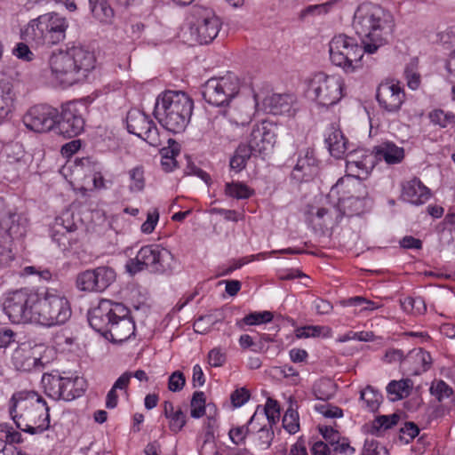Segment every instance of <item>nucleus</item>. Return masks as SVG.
Instances as JSON below:
<instances>
[{"instance_id":"nucleus-1","label":"nucleus","mask_w":455,"mask_h":455,"mask_svg":"<svg viewBox=\"0 0 455 455\" xmlns=\"http://www.w3.org/2000/svg\"><path fill=\"white\" fill-rule=\"evenodd\" d=\"M88 322L92 329L114 343H122L135 334L130 309L108 299H101L89 311Z\"/></svg>"},{"instance_id":"nucleus-2","label":"nucleus","mask_w":455,"mask_h":455,"mask_svg":"<svg viewBox=\"0 0 455 455\" xmlns=\"http://www.w3.org/2000/svg\"><path fill=\"white\" fill-rule=\"evenodd\" d=\"M93 52L83 45H72L52 52L48 67L52 77L64 86H70L86 77L94 69Z\"/></svg>"},{"instance_id":"nucleus-3","label":"nucleus","mask_w":455,"mask_h":455,"mask_svg":"<svg viewBox=\"0 0 455 455\" xmlns=\"http://www.w3.org/2000/svg\"><path fill=\"white\" fill-rule=\"evenodd\" d=\"M353 26L363 37L366 53H375L387 44V37L392 32V15L379 5L365 3L359 5L355 12Z\"/></svg>"},{"instance_id":"nucleus-4","label":"nucleus","mask_w":455,"mask_h":455,"mask_svg":"<svg viewBox=\"0 0 455 455\" xmlns=\"http://www.w3.org/2000/svg\"><path fill=\"white\" fill-rule=\"evenodd\" d=\"M49 411L45 400L35 391L16 392L9 402V413L17 427L31 435L49 428Z\"/></svg>"},{"instance_id":"nucleus-5","label":"nucleus","mask_w":455,"mask_h":455,"mask_svg":"<svg viewBox=\"0 0 455 455\" xmlns=\"http://www.w3.org/2000/svg\"><path fill=\"white\" fill-rule=\"evenodd\" d=\"M193 108V100L187 93L166 91L157 97L154 114L164 128L180 133L189 124Z\"/></svg>"},{"instance_id":"nucleus-6","label":"nucleus","mask_w":455,"mask_h":455,"mask_svg":"<svg viewBox=\"0 0 455 455\" xmlns=\"http://www.w3.org/2000/svg\"><path fill=\"white\" fill-rule=\"evenodd\" d=\"M68 27L64 16L47 12L31 20L22 31V37L36 46H52L66 39Z\"/></svg>"},{"instance_id":"nucleus-7","label":"nucleus","mask_w":455,"mask_h":455,"mask_svg":"<svg viewBox=\"0 0 455 455\" xmlns=\"http://www.w3.org/2000/svg\"><path fill=\"white\" fill-rule=\"evenodd\" d=\"M173 261V255L166 248L159 244H148L142 246L136 256L126 262L125 267L131 275L144 270L163 275L172 270Z\"/></svg>"},{"instance_id":"nucleus-8","label":"nucleus","mask_w":455,"mask_h":455,"mask_svg":"<svg viewBox=\"0 0 455 455\" xmlns=\"http://www.w3.org/2000/svg\"><path fill=\"white\" fill-rule=\"evenodd\" d=\"M71 316L68 300L56 291L37 292L34 308V322L44 326L65 323Z\"/></svg>"},{"instance_id":"nucleus-9","label":"nucleus","mask_w":455,"mask_h":455,"mask_svg":"<svg viewBox=\"0 0 455 455\" xmlns=\"http://www.w3.org/2000/svg\"><path fill=\"white\" fill-rule=\"evenodd\" d=\"M329 52L333 65L347 73H352L362 66L361 60L366 52L364 44L360 45L356 38L339 34L331 40Z\"/></svg>"},{"instance_id":"nucleus-10","label":"nucleus","mask_w":455,"mask_h":455,"mask_svg":"<svg viewBox=\"0 0 455 455\" xmlns=\"http://www.w3.org/2000/svg\"><path fill=\"white\" fill-rule=\"evenodd\" d=\"M240 91V80L235 74L228 72L220 77L207 80L202 91L204 100L215 107L228 106Z\"/></svg>"},{"instance_id":"nucleus-11","label":"nucleus","mask_w":455,"mask_h":455,"mask_svg":"<svg viewBox=\"0 0 455 455\" xmlns=\"http://www.w3.org/2000/svg\"><path fill=\"white\" fill-rule=\"evenodd\" d=\"M344 83L335 76L324 73L315 74L308 84V92L312 99L322 107L329 108L337 104L343 97Z\"/></svg>"},{"instance_id":"nucleus-12","label":"nucleus","mask_w":455,"mask_h":455,"mask_svg":"<svg viewBox=\"0 0 455 455\" xmlns=\"http://www.w3.org/2000/svg\"><path fill=\"white\" fill-rule=\"evenodd\" d=\"M36 299L37 292L28 289L17 290L6 298L4 311L13 323L34 322Z\"/></svg>"},{"instance_id":"nucleus-13","label":"nucleus","mask_w":455,"mask_h":455,"mask_svg":"<svg viewBox=\"0 0 455 455\" xmlns=\"http://www.w3.org/2000/svg\"><path fill=\"white\" fill-rule=\"evenodd\" d=\"M60 112L48 104H37L28 108L23 116L22 122L30 131L44 133L56 127Z\"/></svg>"},{"instance_id":"nucleus-14","label":"nucleus","mask_w":455,"mask_h":455,"mask_svg":"<svg viewBox=\"0 0 455 455\" xmlns=\"http://www.w3.org/2000/svg\"><path fill=\"white\" fill-rule=\"evenodd\" d=\"M116 280V272L106 266L87 269L76 275V287L85 292H102Z\"/></svg>"},{"instance_id":"nucleus-15","label":"nucleus","mask_w":455,"mask_h":455,"mask_svg":"<svg viewBox=\"0 0 455 455\" xmlns=\"http://www.w3.org/2000/svg\"><path fill=\"white\" fill-rule=\"evenodd\" d=\"M127 131L147 141L150 146L159 147L161 140L157 127L149 116L132 108L126 116Z\"/></svg>"},{"instance_id":"nucleus-16","label":"nucleus","mask_w":455,"mask_h":455,"mask_svg":"<svg viewBox=\"0 0 455 455\" xmlns=\"http://www.w3.org/2000/svg\"><path fill=\"white\" fill-rule=\"evenodd\" d=\"M85 108L82 104L68 102L62 106V110L56 124L58 132L65 138H74L84 130V114Z\"/></svg>"},{"instance_id":"nucleus-17","label":"nucleus","mask_w":455,"mask_h":455,"mask_svg":"<svg viewBox=\"0 0 455 455\" xmlns=\"http://www.w3.org/2000/svg\"><path fill=\"white\" fill-rule=\"evenodd\" d=\"M230 128L229 121L224 116H216L208 119L203 128L201 140L213 149L226 147L235 140Z\"/></svg>"},{"instance_id":"nucleus-18","label":"nucleus","mask_w":455,"mask_h":455,"mask_svg":"<svg viewBox=\"0 0 455 455\" xmlns=\"http://www.w3.org/2000/svg\"><path fill=\"white\" fill-rule=\"evenodd\" d=\"M221 28L220 18L211 10L203 9L196 20L191 26V34L201 44L212 43L218 36Z\"/></svg>"},{"instance_id":"nucleus-19","label":"nucleus","mask_w":455,"mask_h":455,"mask_svg":"<svg viewBox=\"0 0 455 455\" xmlns=\"http://www.w3.org/2000/svg\"><path fill=\"white\" fill-rule=\"evenodd\" d=\"M320 164L314 148H307L300 150L291 172V180L299 184L311 181L318 175Z\"/></svg>"},{"instance_id":"nucleus-20","label":"nucleus","mask_w":455,"mask_h":455,"mask_svg":"<svg viewBox=\"0 0 455 455\" xmlns=\"http://www.w3.org/2000/svg\"><path fill=\"white\" fill-rule=\"evenodd\" d=\"M376 100L381 109L397 113L405 100V92L399 84L382 83L377 88Z\"/></svg>"},{"instance_id":"nucleus-21","label":"nucleus","mask_w":455,"mask_h":455,"mask_svg":"<svg viewBox=\"0 0 455 455\" xmlns=\"http://www.w3.org/2000/svg\"><path fill=\"white\" fill-rule=\"evenodd\" d=\"M275 143V133L273 126L269 123L262 122L253 126L246 145L254 155H261L272 149Z\"/></svg>"},{"instance_id":"nucleus-22","label":"nucleus","mask_w":455,"mask_h":455,"mask_svg":"<svg viewBox=\"0 0 455 455\" xmlns=\"http://www.w3.org/2000/svg\"><path fill=\"white\" fill-rule=\"evenodd\" d=\"M306 220L308 223H313L315 219L321 221L320 224L326 225L329 220L339 222L342 219V212L338 207V204L332 201H326L325 205L315 206L308 204L305 212Z\"/></svg>"},{"instance_id":"nucleus-23","label":"nucleus","mask_w":455,"mask_h":455,"mask_svg":"<svg viewBox=\"0 0 455 455\" xmlns=\"http://www.w3.org/2000/svg\"><path fill=\"white\" fill-rule=\"evenodd\" d=\"M431 364L432 357L430 354L422 348L410 351L403 359V368L414 376L428 371Z\"/></svg>"},{"instance_id":"nucleus-24","label":"nucleus","mask_w":455,"mask_h":455,"mask_svg":"<svg viewBox=\"0 0 455 455\" xmlns=\"http://www.w3.org/2000/svg\"><path fill=\"white\" fill-rule=\"evenodd\" d=\"M12 363L16 370L22 371L41 370L44 366L41 359L35 357L28 347H18L12 353Z\"/></svg>"},{"instance_id":"nucleus-25","label":"nucleus","mask_w":455,"mask_h":455,"mask_svg":"<svg viewBox=\"0 0 455 455\" xmlns=\"http://www.w3.org/2000/svg\"><path fill=\"white\" fill-rule=\"evenodd\" d=\"M294 100L291 94L273 93L264 99L263 107L266 112L273 115L290 114Z\"/></svg>"},{"instance_id":"nucleus-26","label":"nucleus","mask_w":455,"mask_h":455,"mask_svg":"<svg viewBox=\"0 0 455 455\" xmlns=\"http://www.w3.org/2000/svg\"><path fill=\"white\" fill-rule=\"evenodd\" d=\"M325 142L331 155L337 159L342 158L349 149L348 141L343 132L334 125L329 128Z\"/></svg>"},{"instance_id":"nucleus-27","label":"nucleus","mask_w":455,"mask_h":455,"mask_svg":"<svg viewBox=\"0 0 455 455\" xmlns=\"http://www.w3.org/2000/svg\"><path fill=\"white\" fill-rule=\"evenodd\" d=\"M373 153L379 160L383 159L387 164H400L404 158V149L394 142L386 141L373 148Z\"/></svg>"},{"instance_id":"nucleus-28","label":"nucleus","mask_w":455,"mask_h":455,"mask_svg":"<svg viewBox=\"0 0 455 455\" xmlns=\"http://www.w3.org/2000/svg\"><path fill=\"white\" fill-rule=\"evenodd\" d=\"M402 196L409 199H429L433 194L419 178L413 177L401 184Z\"/></svg>"},{"instance_id":"nucleus-29","label":"nucleus","mask_w":455,"mask_h":455,"mask_svg":"<svg viewBox=\"0 0 455 455\" xmlns=\"http://www.w3.org/2000/svg\"><path fill=\"white\" fill-rule=\"evenodd\" d=\"M6 226L1 225L0 230L4 231L11 238L24 236L27 232L28 219L23 214L12 211L4 220Z\"/></svg>"},{"instance_id":"nucleus-30","label":"nucleus","mask_w":455,"mask_h":455,"mask_svg":"<svg viewBox=\"0 0 455 455\" xmlns=\"http://www.w3.org/2000/svg\"><path fill=\"white\" fill-rule=\"evenodd\" d=\"M44 393L54 400H63V377L44 373L42 377Z\"/></svg>"},{"instance_id":"nucleus-31","label":"nucleus","mask_w":455,"mask_h":455,"mask_svg":"<svg viewBox=\"0 0 455 455\" xmlns=\"http://www.w3.org/2000/svg\"><path fill=\"white\" fill-rule=\"evenodd\" d=\"M86 388L85 380L80 377H63V401H72L84 395Z\"/></svg>"},{"instance_id":"nucleus-32","label":"nucleus","mask_w":455,"mask_h":455,"mask_svg":"<svg viewBox=\"0 0 455 455\" xmlns=\"http://www.w3.org/2000/svg\"><path fill=\"white\" fill-rule=\"evenodd\" d=\"M355 185V181L350 176L339 179L331 187L328 199H351Z\"/></svg>"},{"instance_id":"nucleus-33","label":"nucleus","mask_w":455,"mask_h":455,"mask_svg":"<svg viewBox=\"0 0 455 455\" xmlns=\"http://www.w3.org/2000/svg\"><path fill=\"white\" fill-rule=\"evenodd\" d=\"M254 155L245 143H240L229 160L230 168L235 172L243 171L248 160Z\"/></svg>"},{"instance_id":"nucleus-34","label":"nucleus","mask_w":455,"mask_h":455,"mask_svg":"<svg viewBox=\"0 0 455 455\" xmlns=\"http://www.w3.org/2000/svg\"><path fill=\"white\" fill-rule=\"evenodd\" d=\"M92 15L100 22L109 23L114 16V11L107 0H89Z\"/></svg>"},{"instance_id":"nucleus-35","label":"nucleus","mask_w":455,"mask_h":455,"mask_svg":"<svg viewBox=\"0 0 455 455\" xmlns=\"http://www.w3.org/2000/svg\"><path fill=\"white\" fill-rule=\"evenodd\" d=\"M225 194L233 199H249L255 195V191L245 183L233 181L226 183Z\"/></svg>"},{"instance_id":"nucleus-36","label":"nucleus","mask_w":455,"mask_h":455,"mask_svg":"<svg viewBox=\"0 0 455 455\" xmlns=\"http://www.w3.org/2000/svg\"><path fill=\"white\" fill-rule=\"evenodd\" d=\"M13 92L9 83H0V121L4 119L12 111Z\"/></svg>"},{"instance_id":"nucleus-37","label":"nucleus","mask_w":455,"mask_h":455,"mask_svg":"<svg viewBox=\"0 0 455 455\" xmlns=\"http://www.w3.org/2000/svg\"><path fill=\"white\" fill-rule=\"evenodd\" d=\"M411 386L412 381L410 379L392 380L387 387V392L395 395L393 400H401L410 395Z\"/></svg>"},{"instance_id":"nucleus-38","label":"nucleus","mask_w":455,"mask_h":455,"mask_svg":"<svg viewBox=\"0 0 455 455\" xmlns=\"http://www.w3.org/2000/svg\"><path fill=\"white\" fill-rule=\"evenodd\" d=\"M400 419L396 413L378 416L372 422L371 433L379 435L381 430H387L395 426Z\"/></svg>"},{"instance_id":"nucleus-39","label":"nucleus","mask_w":455,"mask_h":455,"mask_svg":"<svg viewBox=\"0 0 455 455\" xmlns=\"http://www.w3.org/2000/svg\"><path fill=\"white\" fill-rule=\"evenodd\" d=\"M337 204L342 212V218L360 216L366 211L364 201H338Z\"/></svg>"},{"instance_id":"nucleus-40","label":"nucleus","mask_w":455,"mask_h":455,"mask_svg":"<svg viewBox=\"0 0 455 455\" xmlns=\"http://www.w3.org/2000/svg\"><path fill=\"white\" fill-rule=\"evenodd\" d=\"M129 189L131 192H140L144 189L146 185L145 172L141 165L132 168L129 172Z\"/></svg>"},{"instance_id":"nucleus-41","label":"nucleus","mask_w":455,"mask_h":455,"mask_svg":"<svg viewBox=\"0 0 455 455\" xmlns=\"http://www.w3.org/2000/svg\"><path fill=\"white\" fill-rule=\"evenodd\" d=\"M273 313L270 311L252 312L245 315L241 321L237 323L240 327L242 324L245 325H259L261 323H267L273 320Z\"/></svg>"},{"instance_id":"nucleus-42","label":"nucleus","mask_w":455,"mask_h":455,"mask_svg":"<svg viewBox=\"0 0 455 455\" xmlns=\"http://www.w3.org/2000/svg\"><path fill=\"white\" fill-rule=\"evenodd\" d=\"M361 399L365 403L366 408L371 411H376L382 401V395L367 386L361 391Z\"/></svg>"},{"instance_id":"nucleus-43","label":"nucleus","mask_w":455,"mask_h":455,"mask_svg":"<svg viewBox=\"0 0 455 455\" xmlns=\"http://www.w3.org/2000/svg\"><path fill=\"white\" fill-rule=\"evenodd\" d=\"M331 330L325 326L307 325L296 329L295 335L298 339H306L310 337L328 336Z\"/></svg>"},{"instance_id":"nucleus-44","label":"nucleus","mask_w":455,"mask_h":455,"mask_svg":"<svg viewBox=\"0 0 455 455\" xmlns=\"http://www.w3.org/2000/svg\"><path fill=\"white\" fill-rule=\"evenodd\" d=\"M403 309L412 314L421 315L427 311L425 300L421 297H406L401 301Z\"/></svg>"},{"instance_id":"nucleus-45","label":"nucleus","mask_w":455,"mask_h":455,"mask_svg":"<svg viewBox=\"0 0 455 455\" xmlns=\"http://www.w3.org/2000/svg\"><path fill=\"white\" fill-rule=\"evenodd\" d=\"M429 118L433 124H438L442 128H446L455 124V115L451 112H445L443 109H435L429 114Z\"/></svg>"},{"instance_id":"nucleus-46","label":"nucleus","mask_w":455,"mask_h":455,"mask_svg":"<svg viewBox=\"0 0 455 455\" xmlns=\"http://www.w3.org/2000/svg\"><path fill=\"white\" fill-rule=\"evenodd\" d=\"M191 417L195 419L202 418L205 414V396L202 391H196L193 394L191 399Z\"/></svg>"},{"instance_id":"nucleus-47","label":"nucleus","mask_w":455,"mask_h":455,"mask_svg":"<svg viewBox=\"0 0 455 455\" xmlns=\"http://www.w3.org/2000/svg\"><path fill=\"white\" fill-rule=\"evenodd\" d=\"M429 392L436 397L438 402H442L444 398H448L453 394L452 388L442 379L433 381Z\"/></svg>"},{"instance_id":"nucleus-48","label":"nucleus","mask_w":455,"mask_h":455,"mask_svg":"<svg viewBox=\"0 0 455 455\" xmlns=\"http://www.w3.org/2000/svg\"><path fill=\"white\" fill-rule=\"evenodd\" d=\"M283 427L290 434H295L299 431V414L295 410L290 408L286 411L283 418Z\"/></svg>"},{"instance_id":"nucleus-49","label":"nucleus","mask_w":455,"mask_h":455,"mask_svg":"<svg viewBox=\"0 0 455 455\" xmlns=\"http://www.w3.org/2000/svg\"><path fill=\"white\" fill-rule=\"evenodd\" d=\"M179 154V150L173 148H163L161 165L164 171L169 172L174 170L177 166L175 156Z\"/></svg>"},{"instance_id":"nucleus-50","label":"nucleus","mask_w":455,"mask_h":455,"mask_svg":"<svg viewBox=\"0 0 455 455\" xmlns=\"http://www.w3.org/2000/svg\"><path fill=\"white\" fill-rule=\"evenodd\" d=\"M159 220V212L156 208L148 210L147 212V220L141 224L140 230L143 234H151Z\"/></svg>"},{"instance_id":"nucleus-51","label":"nucleus","mask_w":455,"mask_h":455,"mask_svg":"<svg viewBox=\"0 0 455 455\" xmlns=\"http://www.w3.org/2000/svg\"><path fill=\"white\" fill-rule=\"evenodd\" d=\"M419 433V427L413 422H406L403 427L400 428V439L405 443L412 441Z\"/></svg>"},{"instance_id":"nucleus-52","label":"nucleus","mask_w":455,"mask_h":455,"mask_svg":"<svg viewBox=\"0 0 455 455\" xmlns=\"http://www.w3.org/2000/svg\"><path fill=\"white\" fill-rule=\"evenodd\" d=\"M186 384V379L184 374L176 371L171 374L168 379V388L172 392L180 391Z\"/></svg>"},{"instance_id":"nucleus-53","label":"nucleus","mask_w":455,"mask_h":455,"mask_svg":"<svg viewBox=\"0 0 455 455\" xmlns=\"http://www.w3.org/2000/svg\"><path fill=\"white\" fill-rule=\"evenodd\" d=\"M186 424V415L179 409L169 418V427L174 433L180 432Z\"/></svg>"},{"instance_id":"nucleus-54","label":"nucleus","mask_w":455,"mask_h":455,"mask_svg":"<svg viewBox=\"0 0 455 455\" xmlns=\"http://www.w3.org/2000/svg\"><path fill=\"white\" fill-rule=\"evenodd\" d=\"M407 85L411 90H417L420 85V75L414 69L413 65L407 66L404 69Z\"/></svg>"},{"instance_id":"nucleus-55","label":"nucleus","mask_w":455,"mask_h":455,"mask_svg":"<svg viewBox=\"0 0 455 455\" xmlns=\"http://www.w3.org/2000/svg\"><path fill=\"white\" fill-rule=\"evenodd\" d=\"M213 323L211 315L200 316L194 323V331L200 334L207 333L213 325Z\"/></svg>"},{"instance_id":"nucleus-56","label":"nucleus","mask_w":455,"mask_h":455,"mask_svg":"<svg viewBox=\"0 0 455 455\" xmlns=\"http://www.w3.org/2000/svg\"><path fill=\"white\" fill-rule=\"evenodd\" d=\"M319 431L324 440L332 447H334L341 439L339 433L331 427H319Z\"/></svg>"},{"instance_id":"nucleus-57","label":"nucleus","mask_w":455,"mask_h":455,"mask_svg":"<svg viewBox=\"0 0 455 455\" xmlns=\"http://www.w3.org/2000/svg\"><path fill=\"white\" fill-rule=\"evenodd\" d=\"M248 434L249 427L247 426H242L231 428L228 435L235 444H240L244 443Z\"/></svg>"},{"instance_id":"nucleus-58","label":"nucleus","mask_w":455,"mask_h":455,"mask_svg":"<svg viewBox=\"0 0 455 455\" xmlns=\"http://www.w3.org/2000/svg\"><path fill=\"white\" fill-rule=\"evenodd\" d=\"M12 53L20 60L31 61L34 59V53L25 43H19L12 50Z\"/></svg>"},{"instance_id":"nucleus-59","label":"nucleus","mask_w":455,"mask_h":455,"mask_svg":"<svg viewBox=\"0 0 455 455\" xmlns=\"http://www.w3.org/2000/svg\"><path fill=\"white\" fill-rule=\"evenodd\" d=\"M315 410L326 418H340L343 416L342 410L330 404L315 405Z\"/></svg>"},{"instance_id":"nucleus-60","label":"nucleus","mask_w":455,"mask_h":455,"mask_svg":"<svg viewBox=\"0 0 455 455\" xmlns=\"http://www.w3.org/2000/svg\"><path fill=\"white\" fill-rule=\"evenodd\" d=\"M250 398V393L245 387L235 390L230 396L231 403L235 407L243 405Z\"/></svg>"},{"instance_id":"nucleus-61","label":"nucleus","mask_w":455,"mask_h":455,"mask_svg":"<svg viewBox=\"0 0 455 455\" xmlns=\"http://www.w3.org/2000/svg\"><path fill=\"white\" fill-rule=\"evenodd\" d=\"M225 361V354L220 348H213L208 354V363L212 367H220Z\"/></svg>"},{"instance_id":"nucleus-62","label":"nucleus","mask_w":455,"mask_h":455,"mask_svg":"<svg viewBox=\"0 0 455 455\" xmlns=\"http://www.w3.org/2000/svg\"><path fill=\"white\" fill-rule=\"evenodd\" d=\"M274 435V431L271 428H267L266 426L261 427L259 430V444L266 449L268 448L271 445Z\"/></svg>"},{"instance_id":"nucleus-63","label":"nucleus","mask_w":455,"mask_h":455,"mask_svg":"<svg viewBox=\"0 0 455 455\" xmlns=\"http://www.w3.org/2000/svg\"><path fill=\"white\" fill-rule=\"evenodd\" d=\"M314 307L319 315H326L332 311L333 306L332 304L325 299L317 298L313 302Z\"/></svg>"},{"instance_id":"nucleus-64","label":"nucleus","mask_w":455,"mask_h":455,"mask_svg":"<svg viewBox=\"0 0 455 455\" xmlns=\"http://www.w3.org/2000/svg\"><path fill=\"white\" fill-rule=\"evenodd\" d=\"M445 68L447 70V81L451 84H455V50L449 55Z\"/></svg>"}]
</instances>
